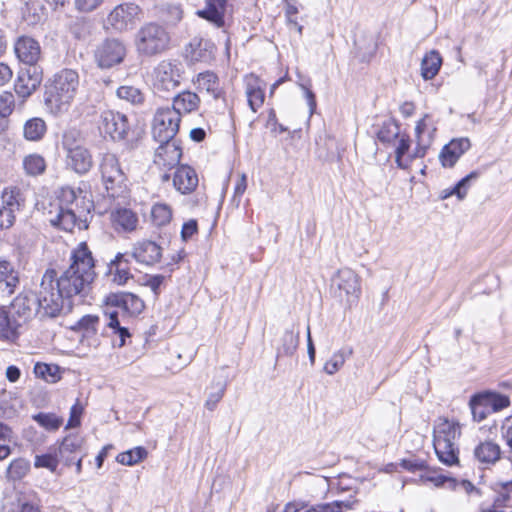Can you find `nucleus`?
Here are the masks:
<instances>
[{"mask_svg":"<svg viewBox=\"0 0 512 512\" xmlns=\"http://www.w3.org/2000/svg\"><path fill=\"white\" fill-rule=\"evenodd\" d=\"M200 103V98L196 93L184 91L178 94L173 100L171 109H175L181 118L182 113H190L195 111Z\"/></svg>","mask_w":512,"mask_h":512,"instance_id":"nucleus-31","label":"nucleus"},{"mask_svg":"<svg viewBox=\"0 0 512 512\" xmlns=\"http://www.w3.org/2000/svg\"><path fill=\"white\" fill-rule=\"evenodd\" d=\"M116 94L119 99L125 100L133 105H140L144 102V94L139 88L134 86H120L117 89Z\"/></svg>","mask_w":512,"mask_h":512,"instance_id":"nucleus-44","label":"nucleus"},{"mask_svg":"<svg viewBox=\"0 0 512 512\" xmlns=\"http://www.w3.org/2000/svg\"><path fill=\"white\" fill-rule=\"evenodd\" d=\"M281 348L279 353H283L287 356H292L299 345V331L287 330L281 339Z\"/></svg>","mask_w":512,"mask_h":512,"instance_id":"nucleus-45","label":"nucleus"},{"mask_svg":"<svg viewBox=\"0 0 512 512\" xmlns=\"http://www.w3.org/2000/svg\"><path fill=\"white\" fill-rule=\"evenodd\" d=\"M30 471L29 460L19 457L13 459L6 468L5 477L9 482L23 479Z\"/></svg>","mask_w":512,"mask_h":512,"instance_id":"nucleus-35","label":"nucleus"},{"mask_svg":"<svg viewBox=\"0 0 512 512\" xmlns=\"http://www.w3.org/2000/svg\"><path fill=\"white\" fill-rule=\"evenodd\" d=\"M106 316L108 318L107 327L112 329L113 333L117 334L119 337V342L117 345L119 347L124 346L126 338L130 337L128 329L120 325L118 313L116 311L109 312L106 314Z\"/></svg>","mask_w":512,"mask_h":512,"instance_id":"nucleus-47","label":"nucleus"},{"mask_svg":"<svg viewBox=\"0 0 512 512\" xmlns=\"http://www.w3.org/2000/svg\"><path fill=\"white\" fill-rule=\"evenodd\" d=\"M111 222L118 232H132L138 225V217L130 209L120 208L111 213Z\"/></svg>","mask_w":512,"mask_h":512,"instance_id":"nucleus-28","label":"nucleus"},{"mask_svg":"<svg viewBox=\"0 0 512 512\" xmlns=\"http://www.w3.org/2000/svg\"><path fill=\"white\" fill-rule=\"evenodd\" d=\"M127 260L122 253H118L108 265V276L110 281L117 285H124L132 277L127 266Z\"/></svg>","mask_w":512,"mask_h":512,"instance_id":"nucleus-27","label":"nucleus"},{"mask_svg":"<svg viewBox=\"0 0 512 512\" xmlns=\"http://www.w3.org/2000/svg\"><path fill=\"white\" fill-rule=\"evenodd\" d=\"M410 148V140L408 137H401L398 141V145L396 147V163L397 166L401 169H406L410 162L415 159L416 157H412L413 153L411 155H408L407 157H404L405 154L408 152Z\"/></svg>","mask_w":512,"mask_h":512,"instance_id":"nucleus-46","label":"nucleus"},{"mask_svg":"<svg viewBox=\"0 0 512 512\" xmlns=\"http://www.w3.org/2000/svg\"><path fill=\"white\" fill-rule=\"evenodd\" d=\"M70 261V266L56 280L64 297L74 302L75 297L86 293L96 273L92 252L85 242L71 252Z\"/></svg>","mask_w":512,"mask_h":512,"instance_id":"nucleus-1","label":"nucleus"},{"mask_svg":"<svg viewBox=\"0 0 512 512\" xmlns=\"http://www.w3.org/2000/svg\"><path fill=\"white\" fill-rule=\"evenodd\" d=\"M437 128L429 114H425L415 127L417 145L412 157H424L431 146Z\"/></svg>","mask_w":512,"mask_h":512,"instance_id":"nucleus-17","label":"nucleus"},{"mask_svg":"<svg viewBox=\"0 0 512 512\" xmlns=\"http://www.w3.org/2000/svg\"><path fill=\"white\" fill-rule=\"evenodd\" d=\"M100 171L108 195L118 196V190L122 188L126 179L118 158L112 153L104 154L100 163Z\"/></svg>","mask_w":512,"mask_h":512,"instance_id":"nucleus-11","label":"nucleus"},{"mask_svg":"<svg viewBox=\"0 0 512 512\" xmlns=\"http://www.w3.org/2000/svg\"><path fill=\"white\" fill-rule=\"evenodd\" d=\"M126 55L127 47L124 41L118 38H106L96 46L93 58L100 69H111L120 65Z\"/></svg>","mask_w":512,"mask_h":512,"instance_id":"nucleus-8","label":"nucleus"},{"mask_svg":"<svg viewBox=\"0 0 512 512\" xmlns=\"http://www.w3.org/2000/svg\"><path fill=\"white\" fill-rule=\"evenodd\" d=\"M184 67L177 60H162L152 72L154 88L160 91H171L176 89L183 78Z\"/></svg>","mask_w":512,"mask_h":512,"instance_id":"nucleus-9","label":"nucleus"},{"mask_svg":"<svg viewBox=\"0 0 512 512\" xmlns=\"http://www.w3.org/2000/svg\"><path fill=\"white\" fill-rule=\"evenodd\" d=\"M195 84L201 91L209 93L213 99H218L222 95L218 77L212 72H204L198 74Z\"/></svg>","mask_w":512,"mask_h":512,"instance_id":"nucleus-32","label":"nucleus"},{"mask_svg":"<svg viewBox=\"0 0 512 512\" xmlns=\"http://www.w3.org/2000/svg\"><path fill=\"white\" fill-rule=\"evenodd\" d=\"M442 64V58L439 52L432 50L427 53L421 62V75L425 80L433 79Z\"/></svg>","mask_w":512,"mask_h":512,"instance_id":"nucleus-34","label":"nucleus"},{"mask_svg":"<svg viewBox=\"0 0 512 512\" xmlns=\"http://www.w3.org/2000/svg\"><path fill=\"white\" fill-rule=\"evenodd\" d=\"M47 130L46 123L42 118L34 117L26 121L23 127L24 138L28 141H39Z\"/></svg>","mask_w":512,"mask_h":512,"instance_id":"nucleus-36","label":"nucleus"},{"mask_svg":"<svg viewBox=\"0 0 512 512\" xmlns=\"http://www.w3.org/2000/svg\"><path fill=\"white\" fill-rule=\"evenodd\" d=\"M34 374L49 383H56L60 380V368L57 365L46 363H36L34 366Z\"/></svg>","mask_w":512,"mask_h":512,"instance_id":"nucleus-40","label":"nucleus"},{"mask_svg":"<svg viewBox=\"0 0 512 512\" xmlns=\"http://www.w3.org/2000/svg\"><path fill=\"white\" fill-rule=\"evenodd\" d=\"M227 383L225 380L213 382L211 384V391L209 392L207 399L205 401V407L209 411H214L218 405V403L223 398L226 391Z\"/></svg>","mask_w":512,"mask_h":512,"instance_id":"nucleus-42","label":"nucleus"},{"mask_svg":"<svg viewBox=\"0 0 512 512\" xmlns=\"http://www.w3.org/2000/svg\"><path fill=\"white\" fill-rule=\"evenodd\" d=\"M344 503L342 502H333L324 505H318L315 507H311L302 512H342V506ZM283 512H301L299 511L294 504L286 505Z\"/></svg>","mask_w":512,"mask_h":512,"instance_id":"nucleus-52","label":"nucleus"},{"mask_svg":"<svg viewBox=\"0 0 512 512\" xmlns=\"http://www.w3.org/2000/svg\"><path fill=\"white\" fill-rule=\"evenodd\" d=\"M131 256L140 264L153 266L161 260L162 248L152 240H139L133 244Z\"/></svg>","mask_w":512,"mask_h":512,"instance_id":"nucleus-19","label":"nucleus"},{"mask_svg":"<svg viewBox=\"0 0 512 512\" xmlns=\"http://www.w3.org/2000/svg\"><path fill=\"white\" fill-rule=\"evenodd\" d=\"M344 363V354L343 352L338 351L325 363L324 371L329 375H333L344 365Z\"/></svg>","mask_w":512,"mask_h":512,"instance_id":"nucleus-56","label":"nucleus"},{"mask_svg":"<svg viewBox=\"0 0 512 512\" xmlns=\"http://www.w3.org/2000/svg\"><path fill=\"white\" fill-rule=\"evenodd\" d=\"M332 287H336L350 299L357 300L361 295V280L359 275L350 268L339 269L332 277Z\"/></svg>","mask_w":512,"mask_h":512,"instance_id":"nucleus-15","label":"nucleus"},{"mask_svg":"<svg viewBox=\"0 0 512 512\" xmlns=\"http://www.w3.org/2000/svg\"><path fill=\"white\" fill-rule=\"evenodd\" d=\"M19 326V320L14 317L11 318L7 311L0 309V338L10 339L14 337Z\"/></svg>","mask_w":512,"mask_h":512,"instance_id":"nucleus-39","label":"nucleus"},{"mask_svg":"<svg viewBox=\"0 0 512 512\" xmlns=\"http://www.w3.org/2000/svg\"><path fill=\"white\" fill-rule=\"evenodd\" d=\"M98 316L85 315L77 323V329L82 331L84 336H94L97 333Z\"/></svg>","mask_w":512,"mask_h":512,"instance_id":"nucleus-53","label":"nucleus"},{"mask_svg":"<svg viewBox=\"0 0 512 512\" xmlns=\"http://www.w3.org/2000/svg\"><path fill=\"white\" fill-rule=\"evenodd\" d=\"M172 208L165 203H156L151 209V220L155 226H166L172 220Z\"/></svg>","mask_w":512,"mask_h":512,"instance_id":"nucleus-38","label":"nucleus"},{"mask_svg":"<svg viewBox=\"0 0 512 512\" xmlns=\"http://www.w3.org/2000/svg\"><path fill=\"white\" fill-rule=\"evenodd\" d=\"M9 313L21 323L36 313L42 314V311L38 308L36 295L33 292H24L14 298Z\"/></svg>","mask_w":512,"mask_h":512,"instance_id":"nucleus-18","label":"nucleus"},{"mask_svg":"<svg viewBox=\"0 0 512 512\" xmlns=\"http://www.w3.org/2000/svg\"><path fill=\"white\" fill-rule=\"evenodd\" d=\"M482 395L486 403H488V406L492 413L500 411L510 406V400L505 395L491 392L482 393Z\"/></svg>","mask_w":512,"mask_h":512,"instance_id":"nucleus-50","label":"nucleus"},{"mask_svg":"<svg viewBox=\"0 0 512 512\" xmlns=\"http://www.w3.org/2000/svg\"><path fill=\"white\" fill-rule=\"evenodd\" d=\"M501 436L512 453V415L502 422Z\"/></svg>","mask_w":512,"mask_h":512,"instance_id":"nucleus-61","label":"nucleus"},{"mask_svg":"<svg viewBox=\"0 0 512 512\" xmlns=\"http://www.w3.org/2000/svg\"><path fill=\"white\" fill-rule=\"evenodd\" d=\"M141 8L134 3L116 6L108 15L107 22L115 31L124 32L131 29L140 19Z\"/></svg>","mask_w":512,"mask_h":512,"instance_id":"nucleus-12","label":"nucleus"},{"mask_svg":"<svg viewBox=\"0 0 512 512\" xmlns=\"http://www.w3.org/2000/svg\"><path fill=\"white\" fill-rule=\"evenodd\" d=\"M170 42V34L164 26L148 22L137 30L133 44L139 56L153 57L166 52Z\"/></svg>","mask_w":512,"mask_h":512,"instance_id":"nucleus-5","label":"nucleus"},{"mask_svg":"<svg viewBox=\"0 0 512 512\" xmlns=\"http://www.w3.org/2000/svg\"><path fill=\"white\" fill-rule=\"evenodd\" d=\"M493 503L501 510L512 506V482L503 485L502 491L499 492Z\"/></svg>","mask_w":512,"mask_h":512,"instance_id":"nucleus-55","label":"nucleus"},{"mask_svg":"<svg viewBox=\"0 0 512 512\" xmlns=\"http://www.w3.org/2000/svg\"><path fill=\"white\" fill-rule=\"evenodd\" d=\"M99 129L113 140H122L129 129L128 119L120 112L105 110L100 115Z\"/></svg>","mask_w":512,"mask_h":512,"instance_id":"nucleus-13","label":"nucleus"},{"mask_svg":"<svg viewBox=\"0 0 512 512\" xmlns=\"http://www.w3.org/2000/svg\"><path fill=\"white\" fill-rule=\"evenodd\" d=\"M18 283V272L13 265L6 260H0V300L9 298Z\"/></svg>","mask_w":512,"mask_h":512,"instance_id":"nucleus-23","label":"nucleus"},{"mask_svg":"<svg viewBox=\"0 0 512 512\" xmlns=\"http://www.w3.org/2000/svg\"><path fill=\"white\" fill-rule=\"evenodd\" d=\"M2 207L12 210L16 213L20 212L25 206V197L20 188L9 186L4 188L1 194Z\"/></svg>","mask_w":512,"mask_h":512,"instance_id":"nucleus-29","label":"nucleus"},{"mask_svg":"<svg viewBox=\"0 0 512 512\" xmlns=\"http://www.w3.org/2000/svg\"><path fill=\"white\" fill-rule=\"evenodd\" d=\"M247 188V177L245 174H242L239 179L237 180V183L234 188V196L232 199V203L238 207L240 205L241 196L244 194L245 190Z\"/></svg>","mask_w":512,"mask_h":512,"instance_id":"nucleus-60","label":"nucleus"},{"mask_svg":"<svg viewBox=\"0 0 512 512\" xmlns=\"http://www.w3.org/2000/svg\"><path fill=\"white\" fill-rule=\"evenodd\" d=\"M173 185L181 194H190L198 186V176L193 168L188 165H182L177 168Z\"/></svg>","mask_w":512,"mask_h":512,"instance_id":"nucleus-24","label":"nucleus"},{"mask_svg":"<svg viewBox=\"0 0 512 512\" xmlns=\"http://www.w3.org/2000/svg\"><path fill=\"white\" fill-rule=\"evenodd\" d=\"M461 434L460 426L445 418H439L433 430V446L438 459L446 464L458 463L457 439Z\"/></svg>","mask_w":512,"mask_h":512,"instance_id":"nucleus-6","label":"nucleus"},{"mask_svg":"<svg viewBox=\"0 0 512 512\" xmlns=\"http://www.w3.org/2000/svg\"><path fill=\"white\" fill-rule=\"evenodd\" d=\"M83 408L79 403L74 404L70 409V418L68 420L66 429L75 428L80 425V417L82 415Z\"/></svg>","mask_w":512,"mask_h":512,"instance_id":"nucleus-62","label":"nucleus"},{"mask_svg":"<svg viewBox=\"0 0 512 512\" xmlns=\"http://www.w3.org/2000/svg\"><path fill=\"white\" fill-rule=\"evenodd\" d=\"M92 208L93 202L87 192L65 187L61 189L58 203L48 212V220L51 225L71 232L76 225L80 227L82 218L89 214Z\"/></svg>","mask_w":512,"mask_h":512,"instance_id":"nucleus-2","label":"nucleus"},{"mask_svg":"<svg viewBox=\"0 0 512 512\" xmlns=\"http://www.w3.org/2000/svg\"><path fill=\"white\" fill-rule=\"evenodd\" d=\"M79 87L76 70L62 69L56 73L46 91L45 104L54 114L67 111Z\"/></svg>","mask_w":512,"mask_h":512,"instance_id":"nucleus-3","label":"nucleus"},{"mask_svg":"<svg viewBox=\"0 0 512 512\" xmlns=\"http://www.w3.org/2000/svg\"><path fill=\"white\" fill-rule=\"evenodd\" d=\"M477 177H478L477 172H474V171L471 172L466 177L461 179L452 190L444 191L442 198L446 199V198L450 197L451 195H456L459 200H463L465 198V196L467 195V189H468L469 182L473 179H476Z\"/></svg>","mask_w":512,"mask_h":512,"instance_id":"nucleus-48","label":"nucleus"},{"mask_svg":"<svg viewBox=\"0 0 512 512\" xmlns=\"http://www.w3.org/2000/svg\"><path fill=\"white\" fill-rule=\"evenodd\" d=\"M59 464V455L56 451L48 452L42 455H36L34 466L36 468H46L51 472H55Z\"/></svg>","mask_w":512,"mask_h":512,"instance_id":"nucleus-49","label":"nucleus"},{"mask_svg":"<svg viewBox=\"0 0 512 512\" xmlns=\"http://www.w3.org/2000/svg\"><path fill=\"white\" fill-rule=\"evenodd\" d=\"M108 303L121 307L131 315L140 314L144 308V301L133 293H118L108 296Z\"/></svg>","mask_w":512,"mask_h":512,"instance_id":"nucleus-25","label":"nucleus"},{"mask_svg":"<svg viewBox=\"0 0 512 512\" xmlns=\"http://www.w3.org/2000/svg\"><path fill=\"white\" fill-rule=\"evenodd\" d=\"M198 231V225L196 220H189L185 222L181 229V238L183 241H188Z\"/></svg>","mask_w":512,"mask_h":512,"instance_id":"nucleus-63","label":"nucleus"},{"mask_svg":"<svg viewBox=\"0 0 512 512\" xmlns=\"http://www.w3.org/2000/svg\"><path fill=\"white\" fill-rule=\"evenodd\" d=\"M245 94L250 109L256 113L264 103L265 84L259 77L250 74L245 77Z\"/></svg>","mask_w":512,"mask_h":512,"instance_id":"nucleus-21","label":"nucleus"},{"mask_svg":"<svg viewBox=\"0 0 512 512\" xmlns=\"http://www.w3.org/2000/svg\"><path fill=\"white\" fill-rule=\"evenodd\" d=\"M468 138L453 139L446 144L439 154L443 167H453L458 159L470 148Z\"/></svg>","mask_w":512,"mask_h":512,"instance_id":"nucleus-22","label":"nucleus"},{"mask_svg":"<svg viewBox=\"0 0 512 512\" xmlns=\"http://www.w3.org/2000/svg\"><path fill=\"white\" fill-rule=\"evenodd\" d=\"M62 146L66 153V164L70 169L78 174H85L91 169L92 155L85 147L84 139L78 130L64 132Z\"/></svg>","mask_w":512,"mask_h":512,"instance_id":"nucleus-7","label":"nucleus"},{"mask_svg":"<svg viewBox=\"0 0 512 512\" xmlns=\"http://www.w3.org/2000/svg\"><path fill=\"white\" fill-rule=\"evenodd\" d=\"M82 440L77 436L65 437L58 448V455L66 465H71L80 450Z\"/></svg>","mask_w":512,"mask_h":512,"instance_id":"nucleus-33","label":"nucleus"},{"mask_svg":"<svg viewBox=\"0 0 512 512\" xmlns=\"http://www.w3.org/2000/svg\"><path fill=\"white\" fill-rule=\"evenodd\" d=\"M399 136V126L395 122H387L378 131V139L383 143H391Z\"/></svg>","mask_w":512,"mask_h":512,"instance_id":"nucleus-54","label":"nucleus"},{"mask_svg":"<svg viewBox=\"0 0 512 512\" xmlns=\"http://www.w3.org/2000/svg\"><path fill=\"white\" fill-rule=\"evenodd\" d=\"M16 220V212L0 207V229L11 228Z\"/></svg>","mask_w":512,"mask_h":512,"instance_id":"nucleus-59","label":"nucleus"},{"mask_svg":"<svg viewBox=\"0 0 512 512\" xmlns=\"http://www.w3.org/2000/svg\"><path fill=\"white\" fill-rule=\"evenodd\" d=\"M227 0H206V7L197 11V15L208 20L216 27L224 25Z\"/></svg>","mask_w":512,"mask_h":512,"instance_id":"nucleus-26","label":"nucleus"},{"mask_svg":"<svg viewBox=\"0 0 512 512\" xmlns=\"http://www.w3.org/2000/svg\"><path fill=\"white\" fill-rule=\"evenodd\" d=\"M23 169L29 176L42 174L46 169L45 159L37 153L29 154L23 158Z\"/></svg>","mask_w":512,"mask_h":512,"instance_id":"nucleus-37","label":"nucleus"},{"mask_svg":"<svg viewBox=\"0 0 512 512\" xmlns=\"http://www.w3.org/2000/svg\"><path fill=\"white\" fill-rule=\"evenodd\" d=\"M147 451L143 447H135L118 454L116 457L117 462L122 465L132 466L135 465L147 457Z\"/></svg>","mask_w":512,"mask_h":512,"instance_id":"nucleus-43","label":"nucleus"},{"mask_svg":"<svg viewBox=\"0 0 512 512\" xmlns=\"http://www.w3.org/2000/svg\"><path fill=\"white\" fill-rule=\"evenodd\" d=\"M165 280V277L163 275H154L150 276L146 282L145 285L151 289V291L154 293L155 298L160 293V287L163 284Z\"/></svg>","mask_w":512,"mask_h":512,"instance_id":"nucleus-64","label":"nucleus"},{"mask_svg":"<svg viewBox=\"0 0 512 512\" xmlns=\"http://www.w3.org/2000/svg\"><path fill=\"white\" fill-rule=\"evenodd\" d=\"M57 273L53 269H48L44 273L40 289L36 295L38 308L43 316L55 317L61 311L70 312L73 307V301L64 297L62 291L57 287Z\"/></svg>","mask_w":512,"mask_h":512,"instance_id":"nucleus-4","label":"nucleus"},{"mask_svg":"<svg viewBox=\"0 0 512 512\" xmlns=\"http://www.w3.org/2000/svg\"><path fill=\"white\" fill-rule=\"evenodd\" d=\"M180 117L175 109L170 107H162L157 109L153 124L152 134L156 141H167L175 139V135L179 130Z\"/></svg>","mask_w":512,"mask_h":512,"instance_id":"nucleus-10","label":"nucleus"},{"mask_svg":"<svg viewBox=\"0 0 512 512\" xmlns=\"http://www.w3.org/2000/svg\"><path fill=\"white\" fill-rule=\"evenodd\" d=\"M158 142L160 146L155 151L154 163L162 170H171L179 164L182 149L176 139Z\"/></svg>","mask_w":512,"mask_h":512,"instance_id":"nucleus-16","label":"nucleus"},{"mask_svg":"<svg viewBox=\"0 0 512 512\" xmlns=\"http://www.w3.org/2000/svg\"><path fill=\"white\" fill-rule=\"evenodd\" d=\"M15 53L17 58L28 65L36 66L41 57V48L39 43L30 37H20L15 43Z\"/></svg>","mask_w":512,"mask_h":512,"instance_id":"nucleus-20","label":"nucleus"},{"mask_svg":"<svg viewBox=\"0 0 512 512\" xmlns=\"http://www.w3.org/2000/svg\"><path fill=\"white\" fill-rule=\"evenodd\" d=\"M33 419L42 427L47 430H57L62 425V418L53 413H38L33 416Z\"/></svg>","mask_w":512,"mask_h":512,"instance_id":"nucleus-51","label":"nucleus"},{"mask_svg":"<svg viewBox=\"0 0 512 512\" xmlns=\"http://www.w3.org/2000/svg\"><path fill=\"white\" fill-rule=\"evenodd\" d=\"M104 0H74L75 9L82 13L92 12L97 9Z\"/></svg>","mask_w":512,"mask_h":512,"instance_id":"nucleus-58","label":"nucleus"},{"mask_svg":"<svg viewBox=\"0 0 512 512\" xmlns=\"http://www.w3.org/2000/svg\"><path fill=\"white\" fill-rule=\"evenodd\" d=\"M469 405L473 419L477 422L483 421L492 413L482 394L473 396Z\"/></svg>","mask_w":512,"mask_h":512,"instance_id":"nucleus-41","label":"nucleus"},{"mask_svg":"<svg viewBox=\"0 0 512 512\" xmlns=\"http://www.w3.org/2000/svg\"><path fill=\"white\" fill-rule=\"evenodd\" d=\"M42 71L37 66L21 69L14 83V91L23 104L40 86Z\"/></svg>","mask_w":512,"mask_h":512,"instance_id":"nucleus-14","label":"nucleus"},{"mask_svg":"<svg viewBox=\"0 0 512 512\" xmlns=\"http://www.w3.org/2000/svg\"><path fill=\"white\" fill-rule=\"evenodd\" d=\"M15 98L9 91H4L0 94V115L2 117L9 116L14 108Z\"/></svg>","mask_w":512,"mask_h":512,"instance_id":"nucleus-57","label":"nucleus"},{"mask_svg":"<svg viewBox=\"0 0 512 512\" xmlns=\"http://www.w3.org/2000/svg\"><path fill=\"white\" fill-rule=\"evenodd\" d=\"M474 456L481 463L494 464L500 459L501 448L493 441H484L476 446Z\"/></svg>","mask_w":512,"mask_h":512,"instance_id":"nucleus-30","label":"nucleus"}]
</instances>
